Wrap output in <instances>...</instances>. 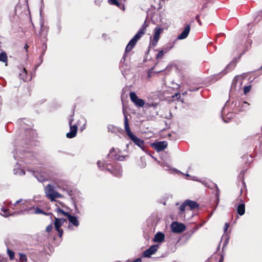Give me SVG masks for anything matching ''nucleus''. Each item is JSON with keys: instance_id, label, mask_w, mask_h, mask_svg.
I'll use <instances>...</instances> for the list:
<instances>
[{"instance_id": "25", "label": "nucleus", "mask_w": 262, "mask_h": 262, "mask_svg": "<svg viewBox=\"0 0 262 262\" xmlns=\"http://www.w3.org/2000/svg\"><path fill=\"white\" fill-rule=\"evenodd\" d=\"M169 50V49L165 48L164 50L159 51L157 55V58H162L164 54L167 53Z\"/></svg>"}, {"instance_id": "27", "label": "nucleus", "mask_w": 262, "mask_h": 262, "mask_svg": "<svg viewBox=\"0 0 262 262\" xmlns=\"http://www.w3.org/2000/svg\"><path fill=\"white\" fill-rule=\"evenodd\" d=\"M13 171L15 174H18L20 176H24L25 174V171L23 169L15 168Z\"/></svg>"}, {"instance_id": "40", "label": "nucleus", "mask_w": 262, "mask_h": 262, "mask_svg": "<svg viewBox=\"0 0 262 262\" xmlns=\"http://www.w3.org/2000/svg\"><path fill=\"white\" fill-rule=\"evenodd\" d=\"M225 110H226L225 107L223 108V111H222V114L223 115L225 114V113H226Z\"/></svg>"}, {"instance_id": "30", "label": "nucleus", "mask_w": 262, "mask_h": 262, "mask_svg": "<svg viewBox=\"0 0 262 262\" xmlns=\"http://www.w3.org/2000/svg\"><path fill=\"white\" fill-rule=\"evenodd\" d=\"M2 211L3 212V214H2L3 216L7 217L11 215V213L9 212V210L7 209L2 208Z\"/></svg>"}, {"instance_id": "44", "label": "nucleus", "mask_w": 262, "mask_h": 262, "mask_svg": "<svg viewBox=\"0 0 262 262\" xmlns=\"http://www.w3.org/2000/svg\"><path fill=\"white\" fill-rule=\"evenodd\" d=\"M227 72H227V71H225V70H224V71H223L222 72V73H223V75L225 74H226V73H227Z\"/></svg>"}, {"instance_id": "14", "label": "nucleus", "mask_w": 262, "mask_h": 262, "mask_svg": "<svg viewBox=\"0 0 262 262\" xmlns=\"http://www.w3.org/2000/svg\"><path fill=\"white\" fill-rule=\"evenodd\" d=\"M110 158H114L118 161H123L125 159L123 156H120L117 155V149L112 148L111 149L109 154L108 155Z\"/></svg>"}, {"instance_id": "8", "label": "nucleus", "mask_w": 262, "mask_h": 262, "mask_svg": "<svg viewBox=\"0 0 262 262\" xmlns=\"http://www.w3.org/2000/svg\"><path fill=\"white\" fill-rule=\"evenodd\" d=\"M72 117L71 116V118H72ZM73 121V119L71 118L69 122L70 130V132L67 133L66 134V137L68 138H73L75 137L77 135V129H78L77 126L75 124H72Z\"/></svg>"}, {"instance_id": "6", "label": "nucleus", "mask_w": 262, "mask_h": 262, "mask_svg": "<svg viewBox=\"0 0 262 262\" xmlns=\"http://www.w3.org/2000/svg\"><path fill=\"white\" fill-rule=\"evenodd\" d=\"M28 200L20 199L17 201L13 205L16 208L20 209L21 211H30L34 209V206H28Z\"/></svg>"}, {"instance_id": "37", "label": "nucleus", "mask_w": 262, "mask_h": 262, "mask_svg": "<svg viewBox=\"0 0 262 262\" xmlns=\"http://www.w3.org/2000/svg\"><path fill=\"white\" fill-rule=\"evenodd\" d=\"M58 232V235L61 237L63 234V230L59 228V230H56Z\"/></svg>"}, {"instance_id": "7", "label": "nucleus", "mask_w": 262, "mask_h": 262, "mask_svg": "<svg viewBox=\"0 0 262 262\" xmlns=\"http://www.w3.org/2000/svg\"><path fill=\"white\" fill-rule=\"evenodd\" d=\"M243 82V77L241 75L235 76L232 81L231 86V91L235 90L239 91L242 88Z\"/></svg>"}, {"instance_id": "24", "label": "nucleus", "mask_w": 262, "mask_h": 262, "mask_svg": "<svg viewBox=\"0 0 262 262\" xmlns=\"http://www.w3.org/2000/svg\"><path fill=\"white\" fill-rule=\"evenodd\" d=\"M202 183L203 184H204L206 186H207L208 187H210L211 188H213L215 187L216 189V190L217 191H219V190L217 185L215 183H213L211 182H203Z\"/></svg>"}, {"instance_id": "50", "label": "nucleus", "mask_w": 262, "mask_h": 262, "mask_svg": "<svg viewBox=\"0 0 262 262\" xmlns=\"http://www.w3.org/2000/svg\"><path fill=\"white\" fill-rule=\"evenodd\" d=\"M229 67H230V64H229V65L227 66V68H228Z\"/></svg>"}, {"instance_id": "13", "label": "nucleus", "mask_w": 262, "mask_h": 262, "mask_svg": "<svg viewBox=\"0 0 262 262\" xmlns=\"http://www.w3.org/2000/svg\"><path fill=\"white\" fill-rule=\"evenodd\" d=\"M161 28L160 27H156L155 29V33L154 35L153 40L152 41V45L154 47H155L159 39L160 35L161 33Z\"/></svg>"}, {"instance_id": "17", "label": "nucleus", "mask_w": 262, "mask_h": 262, "mask_svg": "<svg viewBox=\"0 0 262 262\" xmlns=\"http://www.w3.org/2000/svg\"><path fill=\"white\" fill-rule=\"evenodd\" d=\"M165 235L161 232L157 233L153 239V241L156 243H162L164 241Z\"/></svg>"}, {"instance_id": "38", "label": "nucleus", "mask_w": 262, "mask_h": 262, "mask_svg": "<svg viewBox=\"0 0 262 262\" xmlns=\"http://www.w3.org/2000/svg\"><path fill=\"white\" fill-rule=\"evenodd\" d=\"M229 227L228 223H226L224 226V232H226Z\"/></svg>"}, {"instance_id": "39", "label": "nucleus", "mask_w": 262, "mask_h": 262, "mask_svg": "<svg viewBox=\"0 0 262 262\" xmlns=\"http://www.w3.org/2000/svg\"><path fill=\"white\" fill-rule=\"evenodd\" d=\"M39 60H40V64H41L42 61H43V57H42V54L39 57Z\"/></svg>"}, {"instance_id": "45", "label": "nucleus", "mask_w": 262, "mask_h": 262, "mask_svg": "<svg viewBox=\"0 0 262 262\" xmlns=\"http://www.w3.org/2000/svg\"><path fill=\"white\" fill-rule=\"evenodd\" d=\"M198 90V89H195V90L190 89H189V91H196V90Z\"/></svg>"}, {"instance_id": "23", "label": "nucleus", "mask_w": 262, "mask_h": 262, "mask_svg": "<svg viewBox=\"0 0 262 262\" xmlns=\"http://www.w3.org/2000/svg\"><path fill=\"white\" fill-rule=\"evenodd\" d=\"M19 77L21 79L24 81H27V80H30L31 78L28 79L27 77V71L25 68L23 69L21 72L19 74Z\"/></svg>"}, {"instance_id": "22", "label": "nucleus", "mask_w": 262, "mask_h": 262, "mask_svg": "<svg viewBox=\"0 0 262 262\" xmlns=\"http://www.w3.org/2000/svg\"><path fill=\"white\" fill-rule=\"evenodd\" d=\"M237 212L240 215H243L245 213V206L244 203L243 202L237 206Z\"/></svg>"}, {"instance_id": "29", "label": "nucleus", "mask_w": 262, "mask_h": 262, "mask_svg": "<svg viewBox=\"0 0 262 262\" xmlns=\"http://www.w3.org/2000/svg\"><path fill=\"white\" fill-rule=\"evenodd\" d=\"M7 254L9 255V258L11 260L14 259L15 253L13 251H12L8 248L7 249Z\"/></svg>"}, {"instance_id": "1", "label": "nucleus", "mask_w": 262, "mask_h": 262, "mask_svg": "<svg viewBox=\"0 0 262 262\" xmlns=\"http://www.w3.org/2000/svg\"><path fill=\"white\" fill-rule=\"evenodd\" d=\"M249 105V103L246 101L236 100L233 102L231 106L232 112L228 113L226 118H223V121L225 122H228V120L226 119L232 118L233 114H238L242 111H245L248 108Z\"/></svg>"}, {"instance_id": "28", "label": "nucleus", "mask_w": 262, "mask_h": 262, "mask_svg": "<svg viewBox=\"0 0 262 262\" xmlns=\"http://www.w3.org/2000/svg\"><path fill=\"white\" fill-rule=\"evenodd\" d=\"M19 261L21 262H26L27 261V257L26 254L19 253Z\"/></svg>"}, {"instance_id": "46", "label": "nucleus", "mask_w": 262, "mask_h": 262, "mask_svg": "<svg viewBox=\"0 0 262 262\" xmlns=\"http://www.w3.org/2000/svg\"><path fill=\"white\" fill-rule=\"evenodd\" d=\"M185 176H186V177H190V175H189V174H188V173L185 174Z\"/></svg>"}, {"instance_id": "2", "label": "nucleus", "mask_w": 262, "mask_h": 262, "mask_svg": "<svg viewBox=\"0 0 262 262\" xmlns=\"http://www.w3.org/2000/svg\"><path fill=\"white\" fill-rule=\"evenodd\" d=\"M123 114L124 116V128L127 136L136 145L140 147L142 150H144L145 146L144 141L138 138L132 132L129 128L127 117L124 112Z\"/></svg>"}, {"instance_id": "10", "label": "nucleus", "mask_w": 262, "mask_h": 262, "mask_svg": "<svg viewBox=\"0 0 262 262\" xmlns=\"http://www.w3.org/2000/svg\"><path fill=\"white\" fill-rule=\"evenodd\" d=\"M129 96L131 101L135 104V105L138 107H143L145 104L144 100L139 98L135 92H130Z\"/></svg>"}, {"instance_id": "20", "label": "nucleus", "mask_w": 262, "mask_h": 262, "mask_svg": "<svg viewBox=\"0 0 262 262\" xmlns=\"http://www.w3.org/2000/svg\"><path fill=\"white\" fill-rule=\"evenodd\" d=\"M67 219L69 220L72 225H73L75 226H78L79 224L77 218L75 216H73L70 214Z\"/></svg>"}, {"instance_id": "33", "label": "nucleus", "mask_w": 262, "mask_h": 262, "mask_svg": "<svg viewBox=\"0 0 262 262\" xmlns=\"http://www.w3.org/2000/svg\"><path fill=\"white\" fill-rule=\"evenodd\" d=\"M251 85H247L245 86L244 88V93L245 94H246L248 92H249L251 90Z\"/></svg>"}, {"instance_id": "35", "label": "nucleus", "mask_w": 262, "mask_h": 262, "mask_svg": "<svg viewBox=\"0 0 262 262\" xmlns=\"http://www.w3.org/2000/svg\"><path fill=\"white\" fill-rule=\"evenodd\" d=\"M52 229H53V226H52V224H51L49 225L46 227V230L48 232H50L52 231Z\"/></svg>"}, {"instance_id": "21", "label": "nucleus", "mask_w": 262, "mask_h": 262, "mask_svg": "<svg viewBox=\"0 0 262 262\" xmlns=\"http://www.w3.org/2000/svg\"><path fill=\"white\" fill-rule=\"evenodd\" d=\"M33 174L39 182H42L47 180V177L43 174H40L37 172H33Z\"/></svg>"}, {"instance_id": "51", "label": "nucleus", "mask_w": 262, "mask_h": 262, "mask_svg": "<svg viewBox=\"0 0 262 262\" xmlns=\"http://www.w3.org/2000/svg\"><path fill=\"white\" fill-rule=\"evenodd\" d=\"M176 85H177L178 88L180 87V86L178 85V84H176Z\"/></svg>"}, {"instance_id": "32", "label": "nucleus", "mask_w": 262, "mask_h": 262, "mask_svg": "<svg viewBox=\"0 0 262 262\" xmlns=\"http://www.w3.org/2000/svg\"><path fill=\"white\" fill-rule=\"evenodd\" d=\"M34 213H35V214H43L45 215L48 214L46 213V212H45L43 210H41L40 209H39V208H37V207L35 208Z\"/></svg>"}, {"instance_id": "52", "label": "nucleus", "mask_w": 262, "mask_h": 262, "mask_svg": "<svg viewBox=\"0 0 262 262\" xmlns=\"http://www.w3.org/2000/svg\"><path fill=\"white\" fill-rule=\"evenodd\" d=\"M261 68H262V66L261 67Z\"/></svg>"}, {"instance_id": "26", "label": "nucleus", "mask_w": 262, "mask_h": 262, "mask_svg": "<svg viewBox=\"0 0 262 262\" xmlns=\"http://www.w3.org/2000/svg\"><path fill=\"white\" fill-rule=\"evenodd\" d=\"M7 61V56L5 52L0 53V61L6 62Z\"/></svg>"}, {"instance_id": "19", "label": "nucleus", "mask_w": 262, "mask_h": 262, "mask_svg": "<svg viewBox=\"0 0 262 262\" xmlns=\"http://www.w3.org/2000/svg\"><path fill=\"white\" fill-rule=\"evenodd\" d=\"M55 211L58 213V216L60 217V216H64L67 219V217L69 216L70 214L69 212L64 211L63 210L59 208V207H57Z\"/></svg>"}, {"instance_id": "3", "label": "nucleus", "mask_w": 262, "mask_h": 262, "mask_svg": "<svg viewBox=\"0 0 262 262\" xmlns=\"http://www.w3.org/2000/svg\"><path fill=\"white\" fill-rule=\"evenodd\" d=\"M97 165L99 168L103 170L106 169L116 177H120L122 174V169L120 165L116 164L115 166H113L111 163L103 162L101 163L100 161L97 162Z\"/></svg>"}, {"instance_id": "4", "label": "nucleus", "mask_w": 262, "mask_h": 262, "mask_svg": "<svg viewBox=\"0 0 262 262\" xmlns=\"http://www.w3.org/2000/svg\"><path fill=\"white\" fill-rule=\"evenodd\" d=\"M148 25L146 24V20L143 24L141 28L138 30L136 34L133 37V38L129 41L127 44L125 51L126 52H129L132 50L133 48L135 46L137 41L141 37V36L145 33V30L147 27Z\"/></svg>"}, {"instance_id": "12", "label": "nucleus", "mask_w": 262, "mask_h": 262, "mask_svg": "<svg viewBox=\"0 0 262 262\" xmlns=\"http://www.w3.org/2000/svg\"><path fill=\"white\" fill-rule=\"evenodd\" d=\"M152 146L155 149L158 151H161L165 149L167 146V143L166 141H160L154 143L152 144Z\"/></svg>"}, {"instance_id": "16", "label": "nucleus", "mask_w": 262, "mask_h": 262, "mask_svg": "<svg viewBox=\"0 0 262 262\" xmlns=\"http://www.w3.org/2000/svg\"><path fill=\"white\" fill-rule=\"evenodd\" d=\"M190 26L189 25H187L183 30V31L178 36L179 39H183L186 38L189 34L190 32Z\"/></svg>"}, {"instance_id": "36", "label": "nucleus", "mask_w": 262, "mask_h": 262, "mask_svg": "<svg viewBox=\"0 0 262 262\" xmlns=\"http://www.w3.org/2000/svg\"><path fill=\"white\" fill-rule=\"evenodd\" d=\"M108 132L113 133L114 132L115 127L113 125H110L107 127Z\"/></svg>"}, {"instance_id": "9", "label": "nucleus", "mask_w": 262, "mask_h": 262, "mask_svg": "<svg viewBox=\"0 0 262 262\" xmlns=\"http://www.w3.org/2000/svg\"><path fill=\"white\" fill-rule=\"evenodd\" d=\"M171 229L173 233H180L186 229V227L183 223L174 222L171 224Z\"/></svg>"}, {"instance_id": "43", "label": "nucleus", "mask_w": 262, "mask_h": 262, "mask_svg": "<svg viewBox=\"0 0 262 262\" xmlns=\"http://www.w3.org/2000/svg\"><path fill=\"white\" fill-rule=\"evenodd\" d=\"M197 21L198 22V23L199 24V25H202V23H201V21H200V19H198V20H197Z\"/></svg>"}, {"instance_id": "5", "label": "nucleus", "mask_w": 262, "mask_h": 262, "mask_svg": "<svg viewBox=\"0 0 262 262\" xmlns=\"http://www.w3.org/2000/svg\"><path fill=\"white\" fill-rule=\"evenodd\" d=\"M55 185L49 184L45 188L46 196L51 202L55 201L56 199L61 198L63 195L55 189Z\"/></svg>"}, {"instance_id": "15", "label": "nucleus", "mask_w": 262, "mask_h": 262, "mask_svg": "<svg viewBox=\"0 0 262 262\" xmlns=\"http://www.w3.org/2000/svg\"><path fill=\"white\" fill-rule=\"evenodd\" d=\"M67 222V219L63 217H55V222L54 223L56 230H59V228L64 223Z\"/></svg>"}, {"instance_id": "34", "label": "nucleus", "mask_w": 262, "mask_h": 262, "mask_svg": "<svg viewBox=\"0 0 262 262\" xmlns=\"http://www.w3.org/2000/svg\"><path fill=\"white\" fill-rule=\"evenodd\" d=\"M187 206L185 202L184 201L183 203L181 205L180 207V210L181 211L183 212L185 211V207Z\"/></svg>"}, {"instance_id": "11", "label": "nucleus", "mask_w": 262, "mask_h": 262, "mask_svg": "<svg viewBox=\"0 0 262 262\" xmlns=\"http://www.w3.org/2000/svg\"><path fill=\"white\" fill-rule=\"evenodd\" d=\"M158 245H154L150 246L143 252V256L145 257H149L151 255L154 254L158 250Z\"/></svg>"}, {"instance_id": "49", "label": "nucleus", "mask_w": 262, "mask_h": 262, "mask_svg": "<svg viewBox=\"0 0 262 262\" xmlns=\"http://www.w3.org/2000/svg\"><path fill=\"white\" fill-rule=\"evenodd\" d=\"M190 179H192V180H196V181H199L198 180H195V179H192V178H190Z\"/></svg>"}, {"instance_id": "47", "label": "nucleus", "mask_w": 262, "mask_h": 262, "mask_svg": "<svg viewBox=\"0 0 262 262\" xmlns=\"http://www.w3.org/2000/svg\"><path fill=\"white\" fill-rule=\"evenodd\" d=\"M178 95H180V94L179 93H176V95H175V96L177 97Z\"/></svg>"}, {"instance_id": "31", "label": "nucleus", "mask_w": 262, "mask_h": 262, "mask_svg": "<svg viewBox=\"0 0 262 262\" xmlns=\"http://www.w3.org/2000/svg\"><path fill=\"white\" fill-rule=\"evenodd\" d=\"M109 4L120 7V4L117 0H108Z\"/></svg>"}, {"instance_id": "41", "label": "nucleus", "mask_w": 262, "mask_h": 262, "mask_svg": "<svg viewBox=\"0 0 262 262\" xmlns=\"http://www.w3.org/2000/svg\"><path fill=\"white\" fill-rule=\"evenodd\" d=\"M199 17H200V15H197L195 16V18H196V20H198V19H200Z\"/></svg>"}, {"instance_id": "42", "label": "nucleus", "mask_w": 262, "mask_h": 262, "mask_svg": "<svg viewBox=\"0 0 262 262\" xmlns=\"http://www.w3.org/2000/svg\"><path fill=\"white\" fill-rule=\"evenodd\" d=\"M40 63H39V64H38L37 65H36V66H35V71L37 69V68L39 66V65H40Z\"/></svg>"}, {"instance_id": "48", "label": "nucleus", "mask_w": 262, "mask_h": 262, "mask_svg": "<svg viewBox=\"0 0 262 262\" xmlns=\"http://www.w3.org/2000/svg\"><path fill=\"white\" fill-rule=\"evenodd\" d=\"M24 48H25V49H27V48H28V46H27V45H26L25 46Z\"/></svg>"}, {"instance_id": "18", "label": "nucleus", "mask_w": 262, "mask_h": 262, "mask_svg": "<svg viewBox=\"0 0 262 262\" xmlns=\"http://www.w3.org/2000/svg\"><path fill=\"white\" fill-rule=\"evenodd\" d=\"M185 202L186 205L188 206L191 210L198 208L199 207V204L195 201L186 200Z\"/></svg>"}]
</instances>
